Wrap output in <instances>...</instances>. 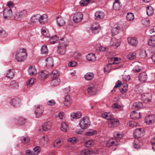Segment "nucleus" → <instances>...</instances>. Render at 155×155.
Instances as JSON below:
<instances>
[{
    "label": "nucleus",
    "instance_id": "f257e3e1",
    "mask_svg": "<svg viewBox=\"0 0 155 155\" xmlns=\"http://www.w3.org/2000/svg\"><path fill=\"white\" fill-rule=\"evenodd\" d=\"M27 56L26 49L20 48L16 51L15 55V59L18 62H21L26 59Z\"/></svg>",
    "mask_w": 155,
    "mask_h": 155
},
{
    "label": "nucleus",
    "instance_id": "f03ea898",
    "mask_svg": "<svg viewBox=\"0 0 155 155\" xmlns=\"http://www.w3.org/2000/svg\"><path fill=\"white\" fill-rule=\"evenodd\" d=\"M90 124V121L88 117L85 116L82 118L79 121V125L81 128L84 130Z\"/></svg>",
    "mask_w": 155,
    "mask_h": 155
},
{
    "label": "nucleus",
    "instance_id": "7ed1b4c3",
    "mask_svg": "<svg viewBox=\"0 0 155 155\" xmlns=\"http://www.w3.org/2000/svg\"><path fill=\"white\" fill-rule=\"evenodd\" d=\"M34 113L36 117H41L43 114L44 108L41 105L37 104L34 107Z\"/></svg>",
    "mask_w": 155,
    "mask_h": 155
},
{
    "label": "nucleus",
    "instance_id": "20e7f679",
    "mask_svg": "<svg viewBox=\"0 0 155 155\" xmlns=\"http://www.w3.org/2000/svg\"><path fill=\"white\" fill-rule=\"evenodd\" d=\"M66 51V45L64 43H60L58 46V53L62 55L65 54Z\"/></svg>",
    "mask_w": 155,
    "mask_h": 155
},
{
    "label": "nucleus",
    "instance_id": "39448f33",
    "mask_svg": "<svg viewBox=\"0 0 155 155\" xmlns=\"http://www.w3.org/2000/svg\"><path fill=\"white\" fill-rule=\"evenodd\" d=\"M83 18V15L81 12H78L75 13L74 15L73 20L76 23L79 22L81 21Z\"/></svg>",
    "mask_w": 155,
    "mask_h": 155
},
{
    "label": "nucleus",
    "instance_id": "423d86ee",
    "mask_svg": "<svg viewBox=\"0 0 155 155\" xmlns=\"http://www.w3.org/2000/svg\"><path fill=\"white\" fill-rule=\"evenodd\" d=\"M109 126L110 128L116 127L119 125V121L117 119H111L108 120Z\"/></svg>",
    "mask_w": 155,
    "mask_h": 155
},
{
    "label": "nucleus",
    "instance_id": "0eeeda50",
    "mask_svg": "<svg viewBox=\"0 0 155 155\" xmlns=\"http://www.w3.org/2000/svg\"><path fill=\"white\" fill-rule=\"evenodd\" d=\"M91 30L92 32L94 34H97L101 30V28L99 24L94 23L91 25Z\"/></svg>",
    "mask_w": 155,
    "mask_h": 155
},
{
    "label": "nucleus",
    "instance_id": "6e6552de",
    "mask_svg": "<svg viewBox=\"0 0 155 155\" xmlns=\"http://www.w3.org/2000/svg\"><path fill=\"white\" fill-rule=\"evenodd\" d=\"M155 121V116L153 114L149 115L146 117L145 122L148 124H151Z\"/></svg>",
    "mask_w": 155,
    "mask_h": 155
},
{
    "label": "nucleus",
    "instance_id": "1a4fd4ad",
    "mask_svg": "<svg viewBox=\"0 0 155 155\" xmlns=\"http://www.w3.org/2000/svg\"><path fill=\"white\" fill-rule=\"evenodd\" d=\"M27 13V12L26 10H24L20 12H17L15 16V18L16 20H19L22 17L25 16Z\"/></svg>",
    "mask_w": 155,
    "mask_h": 155
},
{
    "label": "nucleus",
    "instance_id": "9d476101",
    "mask_svg": "<svg viewBox=\"0 0 155 155\" xmlns=\"http://www.w3.org/2000/svg\"><path fill=\"white\" fill-rule=\"evenodd\" d=\"M12 11L10 8H6L3 11V14L5 19L9 18L12 15Z\"/></svg>",
    "mask_w": 155,
    "mask_h": 155
},
{
    "label": "nucleus",
    "instance_id": "9b49d317",
    "mask_svg": "<svg viewBox=\"0 0 155 155\" xmlns=\"http://www.w3.org/2000/svg\"><path fill=\"white\" fill-rule=\"evenodd\" d=\"M52 125V123L50 121H48L44 123L42 125V129L44 131L49 130Z\"/></svg>",
    "mask_w": 155,
    "mask_h": 155
},
{
    "label": "nucleus",
    "instance_id": "f8f14e48",
    "mask_svg": "<svg viewBox=\"0 0 155 155\" xmlns=\"http://www.w3.org/2000/svg\"><path fill=\"white\" fill-rule=\"evenodd\" d=\"M133 146L134 148L139 149L143 146V143L140 141V139L136 138L134 140Z\"/></svg>",
    "mask_w": 155,
    "mask_h": 155
},
{
    "label": "nucleus",
    "instance_id": "ddd939ff",
    "mask_svg": "<svg viewBox=\"0 0 155 155\" xmlns=\"http://www.w3.org/2000/svg\"><path fill=\"white\" fill-rule=\"evenodd\" d=\"M49 74V73L46 71H44L40 72L38 73V78L41 80H43L45 79Z\"/></svg>",
    "mask_w": 155,
    "mask_h": 155
},
{
    "label": "nucleus",
    "instance_id": "4468645a",
    "mask_svg": "<svg viewBox=\"0 0 155 155\" xmlns=\"http://www.w3.org/2000/svg\"><path fill=\"white\" fill-rule=\"evenodd\" d=\"M39 22L41 24L45 23L48 21V17L46 14H44L42 15H39Z\"/></svg>",
    "mask_w": 155,
    "mask_h": 155
},
{
    "label": "nucleus",
    "instance_id": "2eb2a0df",
    "mask_svg": "<svg viewBox=\"0 0 155 155\" xmlns=\"http://www.w3.org/2000/svg\"><path fill=\"white\" fill-rule=\"evenodd\" d=\"M120 86H121L122 87L124 88H127V90L128 89V85L126 83H124L122 84V82L120 80L118 81V83H116V84L114 86V89L113 90H112V91H115V89L116 88H117L118 87H119Z\"/></svg>",
    "mask_w": 155,
    "mask_h": 155
},
{
    "label": "nucleus",
    "instance_id": "dca6fc26",
    "mask_svg": "<svg viewBox=\"0 0 155 155\" xmlns=\"http://www.w3.org/2000/svg\"><path fill=\"white\" fill-rule=\"evenodd\" d=\"M142 129L140 128H137L134 130V137H136V138L140 139L142 134Z\"/></svg>",
    "mask_w": 155,
    "mask_h": 155
},
{
    "label": "nucleus",
    "instance_id": "f3484780",
    "mask_svg": "<svg viewBox=\"0 0 155 155\" xmlns=\"http://www.w3.org/2000/svg\"><path fill=\"white\" fill-rule=\"evenodd\" d=\"M127 41L128 43L132 46H136L138 43L137 39L134 38H128Z\"/></svg>",
    "mask_w": 155,
    "mask_h": 155
},
{
    "label": "nucleus",
    "instance_id": "a211bd4d",
    "mask_svg": "<svg viewBox=\"0 0 155 155\" xmlns=\"http://www.w3.org/2000/svg\"><path fill=\"white\" fill-rule=\"evenodd\" d=\"M104 16V13L101 11H97L95 14V19L97 20L103 18Z\"/></svg>",
    "mask_w": 155,
    "mask_h": 155
},
{
    "label": "nucleus",
    "instance_id": "6ab92c4d",
    "mask_svg": "<svg viewBox=\"0 0 155 155\" xmlns=\"http://www.w3.org/2000/svg\"><path fill=\"white\" fill-rule=\"evenodd\" d=\"M147 74L145 72L140 73L138 75V80L140 81L145 82L147 78Z\"/></svg>",
    "mask_w": 155,
    "mask_h": 155
},
{
    "label": "nucleus",
    "instance_id": "aec40b11",
    "mask_svg": "<svg viewBox=\"0 0 155 155\" xmlns=\"http://www.w3.org/2000/svg\"><path fill=\"white\" fill-rule=\"evenodd\" d=\"M71 101L70 96L67 95L64 97V104L65 106H69L71 104Z\"/></svg>",
    "mask_w": 155,
    "mask_h": 155
},
{
    "label": "nucleus",
    "instance_id": "412c9836",
    "mask_svg": "<svg viewBox=\"0 0 155 155\" xmlns=\"http://www.w3.org/2000/svg\"><path fill=\"white\" fill-rule=\"evenodd\" d=\"M111 63H110L109 62L108 64H107V66L108 67L109 66L112 64H117L120 62V58L117 57H114L112 58L111 59Z\"/></svg>",
    "mask_w": 155,
    "mask_h": 155
},
{
    "label": "nucleus",
    "instance_id": "4be33fe9",
    "mask_svg": "<svg viewBox=\"0 0 155 155\" xmlns=\"http://www.w3.org/2000/svg\"><path fill=\"white\" fill-rule=\"evenodd\" d=\"M15 71L14 69H9L6 74V77L11 79H12L15 75Z\"/></svg>",
    "mask_w": 155,
    "mask_h": 155
},
{
    "label": "nucleus",
    "instance_id": "5701e85b",
    "mask_svg": "<svg viewBox=\"0 0 155 155\" xmlns=\"http://www.w3.org/2000/svg\"><path fill=\"white\" fill-rule=\"evenodd\" d=\"M143 105L142 102H135L133 104V108L136 110H138L143 107Z\"/></svg>",
    "mask_w": 155,
    "mask_h": 155
},
{
    "label": "nucleus",
    "instance_id": "b1692460",
    "mask_svg": "<svg viewBox=\"0 0 155 155\" xmlns=\"http://www.w3.org/2000/svg\"><path fill=\"white\" fill-rule=\"evenodd\" d=\"M101 116L103 118L109 120L112 117L113 115L111 113L106 112L102 113Z\"/></svg>",
    "mask_w": 155,
    "mask_h": 155
},
{
    "label": "nucleus",
    "instance_id": "393cba45",
    "mask_svg": "<svg viewBox=\"0 0 155 155\" xmlns=\"http://www.w3.org/2000/svg\"><path fill=\"white\" fill-rule=\"evenodd\" d=\"M69 125L68 124L64 122H62L61 127V130L64 132H67L68 129Z\"/></svg>",
    "mask_w": 155,
    "mask_h": 155
},
{
    "label": "nucleus",
    "instance_id": "a878e982",
    "mask_svg": "<svg viewBox=\"0 0 155 155\" xmlns=\"http://www.w3.org/2000/svg\"><path fill=\"white\" fill-rule=\"evenodd\" d=\"M11 104L14 107L18 106L20 104V101L18 98H13L12 99Z\"/></svg>",
    "mask_w": 155,
    "mask_h": 155
},
{
    "label": "nucleus",
    "instance_id": "bb28decb",
    "mask_svg": "<svg viewBox=\"0 0 155 155\" xmlns=\"http://www.w3.org/2000/svg\"><path fill=\"white\" fill-rule=\"evenodd\" d=\"M46 65L48 67L51 68L53 66V60L51 57L48 58L46 59Z\"/></svg>",
    "mask_w": 155,
    "mask_h": 155
},
{
    "label": "nucleus",
    "instance_id": "cd10ccee",
    "mask_svg": "<svg viewBox=\"0 0 155 155\" xmlns=\"http://www.w3.org/2000/svg\"><path fill=\"white\" fill-rule=\"evenodd\" d=\"M81 114L80 112H73L71 114V120L75 119H76L81 117Z\"/></svg>",
    "mask_w": 155,
    "mask_h": 155
},
{
    "label": "nucleus",
    "instance_id": "c85d7f7f",
    "mask_svg": "<svg viewBox=\"0 0 155 155\" xmlns=\"http://www.w3.org/2000/svg\"><path fill=\"white\" fill-rule=\"evenodd\" d=\"M29 74L31 76H33L37 73L36 69L35 67L31 66L29 67L28 70Z\"/></svg>",
    "mask_w": 155,
    "mask_h": 155
},
{
    "label": "nucleus",
    "instance_id": "c756f323",
    "mask_svg": "<svg viewBox=\"0 0 155 155\" xmlns=\"http://www.w3.org/2000/svg\"><path fill=\"white\" fill-rule=\"evenodd\" d=\"M41 33L44 37L46 38H48L50 36L48 29L44 27H42L41 28Z\"/></svg>",
    "mask_w": 155,
    "mask_h": 155
},
{
    "label": "nucleus",
    "instance_id": "7c9ffc66",
    "mask_svg": "<svg viewBox=\"0 0 155 155\" xmlns=\"http://www.w3.org/2000/svg\"><path fill=\"white\" fill-rule=\"evenodd\" d=\"M39 14H37L34 15L31 17V21L33 23H36L39 22Z\"/></svg>",
    "mask_w": 155,
    "mask_h": 155
},
{
    "label": "nucleus",
    "instance_id": "2f4dec72",
    "mask_svg": "<svg viewBox=\"0 0 155 155\" xmlns=\"http://www.w3.org/2000/svg\"><path fill=\"white\" fill-rule=\"evenodd\" d=\"M117 143L115 142L113 139H110L106 143V146L108 147H110L112 146H117Z\"/></svg>",
    "mask_w": 155,
    "mask_h": 155
},
{
    "label": "nucleus",
    "instance_id": "473e14b6",
    "mask_svg": "<svg viewBox=\"0 0 155 155\" xmlns=\"http://www.w3.org/2000/svg\"><path fill=\"white\" fill-rule=\"evenodd\" d=\"M120 29V27L117 25L113 27L112 29V35L114 36L118 34Z\"/></svg>",
    "mask_w": 155,
    "mask_h": 155
},
{
    "label": "nucleus",
    "instance_id": "72a5a7b5",
    "mask_svg": "<svg viewBox=\"0 0 155 155\" xmlns=\"http://www.w3.org/2000/svg\"><path fill=\"white\" fill-rule=\"evenodd\" d=\"M93 153V152L91 150H90L88 149L83 150L80 152L81 155H91Z\"/></svg>",
    "mask_w": 155,
    "mask_h": 155
},
{
    "label": "nucleus",
    "instance_id": "f704fd0d",
    "mask_svg": "<svg viewBox=\"0 0 155 155\" xmlns=\"http://www.w3.org/2000/svg\"><path fill=\"white\" fill-rule=\"evenodd\" d=\"M86 58L89 61H95L96 59V57L94 54H88L87 55Z\"/></svg>",
    "mask_w": 155,
    "mask_h": 155
},
{
    "label": "nucleus",
    "instance_id": "c9c22d12",
    "mask_svg": "<svg viewBox=\"0 0 155 155\" xmlns=\"http://www.w3.org/2000/svg\"><path fill=\"white\" fill-rule=\"evenodd\" d=\"M110 44L111 45L116 46L117 47L120 45V43L118 42L117 40L115 37L111 38Z\"/></svg>",
    "mask_w": 155,
    "mask_h": 155
},
{
    "label": "nucleus",
    "instance_id": "e433bc0d",
    "mask_svg": "<svg viewBox=\"0 0 155 155\" xmlns=\"http://www.w3.org/2000/svg\"><path fill=\"white\" fill-rule=\"evenodd\" d=\"M56 22L57 25L60 26H63L65 24L64 20L60 17L56 18Z\"/></svg>",
    "mask_w": 155,
    "mask_h": 155
},
{
    "label": "nucleus",
    "instance_id": "4c0bfd02",
    "mask_svg": "<svg viewBox=\"0 0 155 155\" xmlns=\"http://www.w3.org/2000/svg\"><path fill=\"white\" fill-rule=\"evenodd\" d=\"M96 91V88L93 87H90L87 89L88 92L91 95H93L95 94Z\"/></svg>",
    "mask_w": 155,
    "mask_h": 155
},
{
    "label": "nucleus",
    "instance_id": "58836bf2",
    "mask_svg": "<svg viewBox=\"0 0 155 155\" xmlns=\"http://www.w3.org/2000/svg\"><path fill=\"white\" fill-rule=\"evenodd\" d=\"M148 45L151 46H155V35L151 36L148 42Z\"/></svg>",
    "mask_w": 155,
    "mask_h": 155
},
{
    "label": "nucleus",
    "instance_id": "ea45409f",
    "mask_svg": "<svg viewBox=\"0 0 155 155\" xmlns=\"http://www.w3.org/2000/svg\"><path fill=\"white\" fill-rule=\"evenodd\" d=\"M95 144L93 140H89L86 141L84 143V146L87 147H90L93 146Z\"/></svg>",
    "mask_w": 155,
    "mask_h": 155
},
{
    "label": "nucleus",
    "instance_id": "a19ab883",
    "mask_svg": "<svg viewBox=\"0 0 155 155\" xmlns=\"http://www.w3.org/2000/svg\"><path fill=\"white\" fill-rule=\"evenodd\" d=\"M94 76V74L91 72H88L84 75V78L87 80L89 81L92 80Z\"/></svg>",
    "mask_w": 155,
    "mask_h": 155
},
{
    "label": "nucleus",
    "instance_id": "79ce46f5",
    "mask_svg": "<svg viewBox=\"0 0 155 155\" xmlns=\"http://www.w3.org/2000/svg\"><path fill=\"white\" fill-rule=\"evenodd\" d=\"M147 14L149 16H151L154 14V11L153 8L151 6L147 7Z\"/></svg>",
    "mask_w": 155,
    "mask_h": 155
},
{
    "label": "nucleus",
    "instance_id": "37998d69",
    "mask_svg": "<svg viewBox=\"0 0 155 155\" xmlns=\"http://www.w3.org/2000/svg\"><path fill=\"white\" fill-rule=\"evenodd\" d=\"M59 75V73L57 70H54L52 72V74H51V77L53 78H57Z\"/></svg>",
    "mask_w": 155,
    "mask_h": 155
},
{
    "label": "nucleus",
    "instance_id": "c03bdc74",
    "mask_svg": "<svg viewBox=\"0 0 155 155\" xmlns=\"http://www.w3.org/2000/svg\"><path fill=\"white\" fill-rule=\"evenodd\" d=\"M53 79L51 81V84L54 86L58 85L60 82V79L58 78Z\"/></svg>",
    "mask_w": 155,
    "mask_h": 155
},
{
    "label": "nucleus",
    "instance_id": "a18cd8bd",
    "mask_svg": "<svg viewBox=\"0 0 155 155\" xmlns=\"http://www.w3.org/2000/svg\"><path fill=\"white\" fill-rule=\"evenodd\" d=\"M48 49L46 45H43L41 46V51L42 54H46L48 53Z\"/></svg>",
    "mask_w": 155,
    "mask_h": 155
},
{
    "label": "nucleus",
    "instance_id": "49530a36",
    "mask_svg": "<svg viewBox=\"0 0 155 155\" xmlns=\"http://www.w3.org/2000/svg\"><path fill=\"white\" fill-rule=\"evenodd\" d=\"M97 132L96 130H91L85 133V135L87 136H92L96 134Z\"/></svg>",
    "mask_w": 155,
    "mask_h": 155
},
{
    "label": "nucleus",
    "instance_id": "de8ad7c7",
    "mask_svg": "<svg viewBox=\"0 0 155 155\" xmlns=\"http://www.w3.org/2000/svg\"><path fill=\"white\" fill-rule=\"evenodd\" d=\"M58 37L56 35L52 36L50 40V42L52 44H54L57 42L58 40Z\"/></svg>",
    "mask_w": 155,
    "mask_h": 155
},
{
    "label": "nucleus",
    "instance_id": "09e8293b",
    "mask_svg": "<svg viewBox=\"0 0 155 155\" xmlns=\"http://www.w3.org/2000/svg\"><path fill=\"white\" fill-rule=\"evenodd\" d=\"M136 53L135 52L130 53L127 56V59L132 60L134 59L136 57Z\"/></svg>",
    "mask_w": 155,
    "mask_h": 155
},
{
    "label": "nucleus",
    "instance_id": "8fccbe9b",
    "mask_svg": "<svg viewBox=\"0 0 155 155\" xmlns=\"http://www.w3.org/2000/svg\"><path fill=\"white\" fill-rule=\"evenodd\" d=\"M126 18L128 21H130L133 20L134 18V15L132 13H127Z\"/></svg>",
    "mask_w": 155,
    "mask_h": 155
},
{
    "label": "nucleus",
    "instance_id": "3c124183",
    "mask_svg": "<svg viewBox=\"0 0 155 155\" xmlns=\"http://www.w3.org/2000/svg\"><path fill=\"white\" fill-rule=\"evenodd\" d=\"M114 136L116 138H121L123 137L122 134L118 132H116L114 133Z\"/></svg>",
    "mask_w": 155,
    "mask_h": 155
},
{
    "label": "nucleus",
    "instance_id": "603ef678",
    "mask_svg": "<svg viewBox=\"0 0 155 155\" xmlns=\"http://www.w3.org/2000/svg\"><path fill=\"white\" fill-rule=\"evenodd\" d=\"M35 79L33 78H31L29 79L26 82V85L30 87L35 82Z\"/></svg>",
    "mask_w": 155,
    "mask_h": 155
},
{
    "label": "nucleus",
    "instance_id": "864d4df0",
    "mask_svg": "<svg viewBox=\"0 0 155 155\" xmlns=\"http://www.w3.org/2000/svg\"><path fill=\"white\" fill-rule=\"evenodd\" d=\"M140 57L142 58H144L147 56V54L146 50H142L140 52Z\"/></svg>",
    "mask_w": 155,
    "mask_h": 155
},
{
    "label": "nucleus",
    "instance_id": "5fc2aeb1",
    "mask_svg": "<svg viewBox=\"0 0 155 155\" xmlns=\"http://www.w3.org/2000/svg\"><path fill=\"white\" fill-rule=\"evenodd\" d=\"M61 141L60 140H56L53 143L52 145L54 147H58L61 145Z\"/></svg>",
    "mask_w": 155,
    "mask_h": 155
},
{
    "label": "nucleus",
    "instance_id": "6e6d98bb",
    "mask_svg": "<svg viewBox=\"0 0 155 155\" xmlns=\"http://www.w3.org/2000/svg\"><path fill=\"white\" fill-rule=\"evenodd\" d=\"M80 5L81 6L87 5L89 3L88 0H81L80 2Z\"/></svg>",
    "mask_w": 155,
    "mask_h": 155
},
{
    "label": "nucleus",
    "instance_id": "4d7b16f0",
    "mask_svg": "<svg viewBox=\"0 0 155 155\" xmlns=\"http://www.w3.org/2000/svg\"><path fill=\"white\" fill-rule=\"evenodd\" d=\"M7 35V34L5 31L2 28H0V36L1 37H5Z\"/></svg>",
    "mask_w": 155,
    "mask_h": 155
},
{
    "label": "nucleus",
    "instance_id": "13d9d810",
    "mask_svg": "<svg viewBox=\"0 0 155 155\" xmlns=\"http://www.w3.org/2000/svg\"><path fill=\"white\" fill-rule=\"evenodd\" d=\"M40 147L38 146H36L34 148L33 151L35 153V155H37L40 152Z\"/></svg>",
    "mask_w": 155,
    "mask_h": 155
},
{
    "label": "nucleus",
    "instance_id": "bf43d9fd",
    "mask_svg": "<svg viewBox=\"0 0 155 155\" xmlns=\"http://www.w3.org/2000/svg\"><path fill=\"white\" fill-rule=\"evenodd\" d=\"M10 86L13 89L17 88L18 87V84L15 81H13L10 84Z\"/></svg>",
    "mask_w": 155,
    "mask_h": 155
},
{
    "label": "nucleus",
    "instance_id": "052dcab7",
    "mask_svg": "<svg viewBox=\"0 0 155 155\" xmlns=\"http://www.w3.org/2000/svg\"><path fill=\"white\" fill-rule=\"evenodd\" d=\"M26 119L22 117H20L18 120V123L21 124H24L26 122Z\"/></svg>",
    "mask_w": 155,
    "mask_h": 155
},
{
    "label": "nucleus",
    "instance_id": "680f3d73",
    "mask_svg": "<svg viewBox=\"0 0 155 155\" xmlns=\"http://www.w3.org/2000/svg\"><path fill=\"white\" fill-rule=\"evenodd\" d=\"M113 8L115 10H119L121 8L120 4L113 3Z\"/></svg>",
    "mask_w": 155,
    "mask_h": 155
},
{
    "label": "nucleus",
    "instance_id": "e2e57ef3",
    "mask_svg": "<svg viewBox=\"0 0 155 155\" xmlns=\"http://www.w3.org/2000/svg\"><path fill=\"white\" fill-rule=\"evenodd\" d=\"M140 70V66L138 65H135L133 69V71L135 72H138Z\"/></svg>",
    "mask_w": 155,
    "mask_h": 155
},
{
    "label": "nucleus",
    "instance_id": "0e129e2a",
    "mask_svg": "<svg viewBox=\"0 0 155 155\" xmlns=\"http://www.w3.org/2000/svg\"><path fill=\"white\" fill-rule=\"evenodd\" d=\"M77 62L74 61H71L68 63V66L69 67H74L77 64Z\"/></svg>",
    "mask_w": 155,
    "mask_h": 155
},
{
    "label": "nucleus",
    "instance_id": "69168bd1",
    "mask_svg": "<svg viewBox=\"0 0 155 155\" xmlns=\"http://www.w3.org/2000/svg\"><path fill=\"white\" fill-rule=\"evenodd\" d=\"M67 140L68 142L74 143L76 142L77 138L75 137L69 138Z\"/></svg>",
    "mask_w": 155,
    "mask_h": 155
},
{
    "label": "nucleus",
    "instance_id": "338daca9",
    "mask_svg": "<svg viewBox=\"0 0 155 155\" xmlns=\"http://www.w3.org/2000/svg\"><path fill=\"white\" fill-rule=\"evenodd\" d=\"M21 140L22 142L24 144L27 143L29 142V140L27 139L26 137H21Z\"/></svg>",
    "mask_w": 155,
    "mask_h": 155
},
{
    "label": "nucleus",
    "instance_id": "774afa93",
    "mask_svg": "<svg viewBox=\"0 0 155 155\" xmlns=\"http://www.w3.org/2000/svg\"><path fill=\"white\" fill-rule=\"evenodd\" d=\"M26 155H35V153L33 151L30 150H28L26 151Z\"/></svg>",
    "mask_w": 155,
    "mask_h": 155
}]
</instances>
